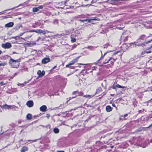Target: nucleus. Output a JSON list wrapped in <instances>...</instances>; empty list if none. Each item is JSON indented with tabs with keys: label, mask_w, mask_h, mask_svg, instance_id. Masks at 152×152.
<instances>
[{
	"label": "nucleus",
	"mask_w": 152,
	"mask_h": 152,
	"mask_svg": "<svg viewBox=\"0 0 152 152\" xmlns=\"http://www.w3.org/2000/svg\"><path fill=\"white\" fill-rule=\"evenodd\" d=\"M10 61V63L14 66V67L17 68L18 66L19 63L18 60H15L12 58H11Z\"/></svg>",
	"instance_id": "f257e3e1"
},
{
	"label": "nucleus",
	"mask_w": 152,
	"mask_h": 152,
	"mask_svg": "<svg viewBox=\"0 0 152 152\" xmlns=\"http://www.w3.org/2000/svg\"><path fill=\"white\" fill-rule=\"evenodd\" d=\"M1 46L2 47L5 49H8L10 48L12 46L11 43L9 42H7L4 44H2Z\"/></svg>",
	"instance_id": "f03ea898"
},
{
	"label": "nucleus",
	"mask_w": 152,
	"mask_h": 152,
	"mask_svg": "<svg viewBox=\"0 0 152 152\" xmlns=\"http://www.w3.org/2000/svg\"><path fill=\"white\" fill-rule=\"evenodd\" d=\"M115 60L114 59V58H111V57H110L109 59L108 60H106L105 61L103 62V64H105L107 63H108V61H110L111 64H113L114 63V62L115 61Z\"/></svg>",
	"instance_id": "7ed1b4c3"
},
{
	"label": "nucleus",
	"mask_w": 152,
	"mask_h": 152,
	"mask_svg": "<svg viewBox=\"0 0 152 152\" xmlns=\"http://www.w3.org/2000/svg\"><path fill=\"white\" fill-rule=\"evenodd\" d=\"M43 8V6L42 5H41L37 7L33 8L32 9V11L34 12H36L38 11L39 9H42Z\"/></svg>",
	"instance_id": "20e7f679"
},
{
	"label": "nucleus",
	"mask_w": 152,
	"mask_h": 152,
	"mask_svg": "<svg viewBox=\"0 0 152 152\" xmlns=\"http://www.w3.org/2000/svg\"><path fill=\"white\" fill-rule=\"evenodd\" d=\"M50 60L49 58H45L42 59V63L43 64H46L50 62Z\"/></svg>",
	"instance_id": "39448f33"
},
{
	"label": "nucleus",
	"mask_w": 152,
	"mask_h": 152,
	"mask_svg": "<svg viewBox=\"0 0 152 152\" xmlns=\"http://www.w3.org/2000/svg\"><path fill=\"white\" fill-rule=\"evenodd\" d=\"M27 105L29 107H32L34 105V102L30 100L26 103Z\"/></svg>",
	"instance_id": "423d86ee"
},
{
	"label": "nucleus",
	"mask_w": 152,
	"mask_h": 152,
	"mask_svg": "<svg viewBox=\"0 0 152 152\" xmlns=\"http://www.w3.org/2000/svg\"><path fill=\"white\" fill-rule=\"evenodd\" d=\"M37 74L39 75V77H42L45 75V72L42 71L41 72L40 70H38L37 72Z\"/></svg>",
	"instance_id": "0eeeda50"
},
{
	"label": "nucleus",
	"mask_w": 152,
	"mask_h": 152,
	"mask_svg": "<svg viewBox=\"0 0 152 152\" xmlns=\"http://www.w3.org/2000/svg\"><path fill=\"white\" fill-rule=\"evenodd\" d=\"M47 107L45 105H43L40 107L39 108L40 110L41 111L45 112L46 111Z\"/></svg>",
	"instance_id": "6e6552de"
},
{
	"label": "nucleus",
	"mask_w": 152,
	"mask_h": 152,
	"mask_svg": "<svg viewBox=\"0 0 152 152\" xmlns=\"http://www.w3.org/2000/svg\"><path fill=\"white\" fill-rule=\"evenodd\" d=\"M125 88L126 87L124 86H121L118 84H117L115 86L114 85L113 86V88L115 89H116V88Z\"/></svg>",
	"instance_id": "1a4fd4ad"
},
{
	"label": "nucleus",
	"mask_w": 152,
	"mask_h": 152,
	"mask_svg": "<svg viewBox=\"0 0 152 152\" xmlns=\"http://www.w3.org/2000/svg\"><path fill=\"white\" fill-rule=\"evenodd\" d=\"M14 25V23L13 22H10L9 23L7 24H5V27H12Z\"/></svg>",
	"instance_id": "9d476101"
},
{
	"label": "nucleus",
	"mask_w": 152,
	"mask_h": 152,
	"mask_svg": "<svg viewBox=\"0 0 152 152\" xmlns=\"http://www.w3.org/2000/svg\"><path fill=\"white\" fill-rule=\"evenodd\" d=\"M76 62V59H74L73 60H72V61H71L69 64H67L66 66V67H68L69 66L72 65L73 64H74L75 62Z\"/></svg>",
	"instance_id": "9b49d317"
},
{
	"label": "nucleus",
	"mask_w": 152,
	"mask_h": 152,
	"mask_svg": "<svg viewBox=\"0 0 152 152\" xmlns=\"http://www.w3.org/2000/svg\"><path fill=\"white\" fill-rule=\"evenodd\" d=\"M81 31L80 30H76L75 31V33L73 34L75 37L79 36L80 35Z\"/></svg>",
	"instance_id": "f8f14e48"
},
{
	"label": "nucleus",
	"mask_w": 152,
	"mask_h": 152,
	"mask_svg": "<svg viewBox=\"0 0 152 152\" xmlns=\"http://www.w3.org/2000/svg\"><path fill=\"white\" fill-rule=\"evenodd\" d=\"M41 30L40 29H37V30H33L31 31H29V32H35L36 33H37L40 34L41 31Z\"/></svg>",
	"instance_id": "ddd939ff"
},
{
	"label": "nucleus",
	"mask_w": 152,
	"mask_h": 152,
	"mask_svg": "<svg viewBox=\"0 0 152 152\" xmlns=\"http://www.w3.org/2000/svg\"><path fill=\"white\" fill-rule=\"evenodd\" d=\"M28 148L27 147L24 146L22 148L21 150V152H25L28 151Z\"/></svg>",
	"instance_id": "4468645a"
},
{
	"label": "nucleus",
	"mask_w": 152,
	"mask_h": 152,
	"mask_svg": "<svg viewBox=\"0 0 152 152\" xmlns=\"http://www.w3.org/2000/svg\"><path fill=\"white\" fill-rule=\"evenodd\" d=\"M106 109L107 112H110L112 110V108L110 106H107Z\"/></svg>",
	"instance_id": "2eb2a0df"
},
{
	"label": "nucleus",
	"mask_w": 152,
	"mask_h": 152,
	"mask_svg": "<svg viewBox=\"0 0 152 152\" xmlns=\"http://www.w3.org/2000/svg\"><path fill=\"white\" fill-rule=\"evenodd\" d=\"M80 20L81 22H90L92 21V20Z\"/></svg>",
	"instance_id": "dca6fc26"
},
{
	"label": "nucleus",
	"mask_w": 152,
	"mask_h": 152,
	"mask_svg": "<svg viewBox=\"0 0 152 152\" xmlns=\"http://www.w3.org/2000/svg\"><path fill=\"white\" fill-rule=\"evenodd\" d=\"M74 34H73L71 36V41L72 42H74L76 41V39L74 38Z\"/></svg>",
	"instance_id": "f3484780"
},
{
	"label": "nucleus",
	"mask_w": 152,
	"mask_h": 152,
	"mask_svg": "<svg viewBox=\"0 0 152 152\" xmlns=\"http://www.w3.org/2000/svg\"><path fill=\"white\" fill-rule=\"evenodd\" d=\"M86 15H81L77 16V18H87Z\"/></svg>",
	"instance_id": "a211bd4d"
},
{
	"label": "nucleus",
	"mask_w": 152,
	"mask_h": 152,
	"mask_svg": "<svg viewBox=\"0 0 152 152\" xmlns=\"http://www.w3.org/2000/svg\"><path fill=\"white\" fill-rule=\"evenodd\" d=\"M26 118L28 120H31L32 119V115L30 114H28L26 116Z\"/></svg>",
	"instance_id": "6ab92c4d"
},
{
	"label": "nucleus",
	"mask_w": 152,
	"mask_h": 152,
	"mask_svg": "<svg viewBox=\"0 0 152 152\" xmlns=\"http://www.w3.org/2000/svg\"><path fill=\"white\" fill-rule=\"evenodd\" d=\"M3 108L5 109H10V105L5 104L3 106Z\"/></svg>",
	"instance_id": "aec40b11"
},
{
	"label": "nucleus",
	"mask_w": 152,
	"mask_h": 152,
	"mask_svg": "<svg viewBox=\"0 0 152 152\" xmlns=\"http://www.w3.org/2000/svg\"><path fill=\"white\" fill-rule=\"evenodd\" d=\"M53 131L55 133H58L59 132V129L57 128H55L53 129Z\"/></svg>",
	"instance_id": "412c9836"
},
{
	"label": "nucleus",
	"mask_w": 152,
	"mask_h": 152,
	"mask_svg": "<svg viewBox=\"0 0 152 152\" xmlns=\"http://www.w3.org/2000/svg\"><path fill=\"white\" fill-rule=\"evenodd\" d=\"M94 96V95H87L84 96H83L84 97H86V98H90L93 97Z\"/></svg>",
	"instance_id": "4be33fe9"
},
{
	"label": "nucleus",
	"mask_w": 152,
	"mask_h": 152,
	"mask_svg": "<svg viewBox=\"0 0 152 152\" xmlns=\"http://www.w3.org/2000/svg\"><path fill=\"white\" fill-rule=\"evenodd\" d=\"M145 37H145V35H142L141 36L140 38L141 39L144 40L145 39Z\"/></svg>",
	"instance_id": "5701e85b"
},
{
	"label": "nucleus",
	"mask_w": 152,
	"mask_h": 152,
	"mask_svg": "<svg viewBox=\"0 0 152 152\" xmlns=\"http://www.w3.org/2000/svg\"><path fill=\"white\" fill-rule=\"evenodd\" d=\"M137 23V22H136V21H133V22H132V21H129V22H128V23L129 24H132V23H134V24H135V23Z\"/></svg>",
	"instance_id": "b1692460"
},
{
	"label": "nucleus",
	"mask_w": 152,
	"mask_h": 152,
	"mask_svg": "<svg viewBox=\"0 0 152 152\" xmlns=\"http://www.w3.org/2000/svg\"><path fill=\"white\" fill-rule=\"evenodd\" d=\"M45 127H46L47 128H49L50 129V125L49 124H48L47 125V126H45Z\"/></svg>",
	"instance_id": "393cba45"
},
{
	"label": "nucleus",
	"mask_w": 152,
	"mask_h": 152,
	"mask_svg": "<svg viewBox=\"0 0 152 152\" xmlns=\"http://www.w3.org/2000/svg\"><path fill=\"white\" fill-rule=\"evenodd\" d=\"M6 83H4L3 82H1L0 83V85L1 86H3L5 85H6Z\"/></svg>",
	"instance_id": "a878e982"
},
{
	"label": "nucleus",
	"mask_w": 152,
	"mask_h": 152,
	"mask_svg": "<svg viewBox=\"0 0 152 152\" xmlns=\"http://www.w3.org/2000/svg\"><path fill=\"white\" fill-rule=\"evenodd\" d=\"M41 34L42 33L44 34H45L46 33V32L45 31L41 30Z\"/></svg>",
	"instance_id": "bb28decb"
},
{
	"label": "nucleus",
	"mask_w": 152,
	"mask_h": 152,
	"mask_svg": "<svg viewBox=\"0 0 152 152\" xmlns=\"http://www.w3.org/2000/svg\"><path fill=\"white\" fill-rule=\"evenodd\" d=\"M6 64L5 63H2L0 64V66H4L6 65Z\"/></svg>",
	"instance_id": "cd10ccee"
},
{
	"label": "nucleus",
	"mask_w": 152,
	"mask_h": 152,
	"mask_svg": "<svg viewBox=\"0 0 152 152\" xmlns=\"http://www.w3.org/2000/svg\"><path fill=\"white\" fill-rule=\"evenodd\" d=\"M15 107L14 105H10V109H13Z\"/></svg>",
	"instance_id": "c85d7f7f"
},
{
	"label": "nucleus",
	"mask_w": 152,
	"mask_h": 152,
	"mask_svg": "<svg viewBox=\"0 0 152 152\" xmlns=\"http://www.w3.org/2000/svg\"><path fill=\"white\" fill-rule=\"evenodd\" d=\"M107 53H105L104 55L102 56V57L101 58V59H103L104 56H105L106 54H107Z\"/></svg>",
	"instance_id": "c756f323"
},
{
	"label": "nucleus",
	"mask_w": 152,
	"mask_h": 152,
	"mask_svg": "<svg viewBox=\"0 0 152 152\" xmlns=\"http://www.w3.org/2000/svg\"><path fill=\"white\" fill-rule=\"evenodd\" d=\"M54 24H58V21L57 20H54Z\"/></svg>",
	"instance_id": "7c9ffc66"
},
{
	"label": "nucleus",
	"mask_w": 152,
	"mask_h": 152,
	"mask_svg": "<svg viewBox=\"0 0 152 152\" xmlns=\"http://www.w3.org/2000/svg\"><path fill=\"white\" fill-rule=\"evenodd\" d=\"M78 91H74V92L73 93V94H78Z\"/></svg>",
	"instance_id": "2f4dec72"
},
{
	"label": "nucleus",
	"mask_w": 152,
	"mask_h": 152,
	"mask_svg": "<svg viewBox=\"0 0 152 152\" xmlns=\"http://www.w3.org/2000/svg\"><path fill=\"white\" fill-rule=\"evenodd\" d=\"M10 15H8L7 16H5V18H10Z\"/></svg>",
	"instance_id": "473e14b6"
},
{
	"label": "nucleus",
	"mask_w": 152,
	"mask_h": 152,
	"mask_svg": "<svg viewBox=\"0 0 152 152\" xmlns=\"http://www.w3.org/2000/svg\"><path fill=\"white\" fill-rule=\"evenodd\" d=\"M4 12V11H3L1 12H0V15L4 14L5 13Z\"/></svg>",
	"instance_id": "72a5a7b5"
},
{
	"label": "nucleus",
	"mask_w": 152,
	"mask_h": 152,
	"mask_svg": "<svg viewBox=\"0 0 152 152\" xmlns=\"http://www.w3.org/2000/svg\"><path fill=\"white\" fill-rule=\"evenodd\" d=\"M19 6H17V7H14V8H12V9H9V10H11V9H15V8H17V7H18Z\"/></svg>",
	"instance_id": "f704fd0d"
},
{
	"label": "nucleus",
	"mask_w": 152,
	"mask_h": 152,
	"mask_svg": "<svg viewBox=\"0 0 152 152\" xmlns=\"http://www.w3.org/2000/svg\"><path fill=\"white\" fill-rule=\"evenodd\" d=\"M151 51H146L145 52V53H151Z\"/></svg>",
	"instance_id": "c9c22d12"
},
{
	"label": "nucleus",
	"mask_w": 152,
	"mask_h": 152,
	"mask_svg": "<svg viewBox=\"0 0 152 152\" xmlns=\"http://www.w3.org/2000/svg\"><path fill=\"white\" fill-rule=\"evenodd\" d=\"M39 126H41L42 127H45V126H43L42 125H39Z\"/></svg>",
	"instance_id": "e433bc0d"
},
{
	"label": "nucleus",
	"mask_w": 152,
	"mask_h": 152,
	"mask_svg": "<svg viewBox=\"0 0 152 152\" xmlns=\"http://www.w3.org/2000/svg\"><path fill=\"white\" fill-rule=\"evenodd\" d=\"M50 117V115L49 114H47V116H46V117H48V118L49 117Z\"/></svg>",
	"instance_id": "4c0bfd02"
},
{
	"label": "nucleus",
	"mask_w": 152,
	"mask_h": 152,
	"mask_svg": "<svg viewBox=\"0 0 152 152\" xmlns=\"http://www.w3.org/2000/svg\"><path fill=\"white\" fill-rule=\"evenodd\" d=\"M56 66H54L53 68V69H55L56 68Z\"/></svg>",
	"instance_id": "58836bf2"
},
{
	"label": "nucleus",
	"mask_w": 152,
	"mask_h": 152,
	"mask_svg": "<svg viewBox=\"0 0 152 152\" xmlns=\"http://www.w3.org/2000/svg\"><path fill=\"white\" fill-rule=\"evenodd\" d=\"M57 152H64V151H58Z\"/></svg>",
	"instance_id": "ea45409f"
},
{
	"label": "nucleus",
	"mask_w": 152,
	"mask_h": 152,
	"mask_svg": "<svg viewBox=\"0 0 152 152\" xmlns=\"http://www.w3.org/2000/svg\"><path fill=\"white\" fill-rule=\"evenodd\" d=\"M128 115L126 114H125L124 115V117H126Z\"/></svg>",
	"instance_id": "a19ab883"
},
{
	"label": "nucleus",
	"mask_w": 152,
	"mask_h": 152,
	"mask_svg": "<svg viewBox=\"0 0 152 152\" xmlns=\"http://www.w3.org/2000/svg\"><path fill=\"white\" fill-rule=\"evenodd\" d=\"M41 39V38L40 37H39L37 40V41H38L40 39Z\"/></svg>",
	"instance_id": "79ce46f5"
},
{
	"label": "nucleus",
	"mask_w": 152,
	"mask_h": 152,
	"mask_svg": "<svg viewBox=\"0 0 152 152\" xmlns=\"http://www.w3.org/2000/svg\"><path fill=\"white\" fill-rule=\"evenodd\" d=\"M2 53V51L0 50V55Z\"/></svg>",
	"instance_id": "37998d69"
},
{
	"label": "nucleus",
	"mask_w": 152,
	"mask_h": 152,
	"mask_svg": "<svg viewBox=\"0 0 152 152\" xmlns=\"http://www.w3.org/2000/svg\"><path fill=\"white\" fill-rule=\"evenodd\" d=\"M15 53H16L15 52H13V54H15Z\"/></svg>",
	"instance_id": "c03bdc74"
},
{
	"label": "nucleus",
	"mask_w": 152,
	"mask_h": 152,
	"mask_svg": "<svg viewBox=\"0 0 152 152\" xmlns=\"http://www.w3.org/2000/svg\"><path fill=\"white\" fill-rule=\"evenodd\" d=\"M150 42H151L150 41H148V42H147V43H150Z\"/></svg>",
	"instance_id": "a18cd8bd"
},
{
	"label": "nucleus",
	"mask_w": 152,
	"mask_h": 152,
	"mask_svg": "<svg viewBox=\"0 0 152 152\" xmlns=\"http://www.w3.org/2000/svg\"><path fill=\"white\" fill-rule=\"evenodd\" d=\"M68 1H66V2H65V4H66V3L67 2H68Z\"/></svg>",
	"instance_id": "49530a36"
},
{
	"label": "nucleus",
	"mask_w": 152,
	"mask_h": 152,
	"mask_svg": "<svg viewBox=\"0 0 152 152\" xmlns=\"http://www.w3.org/2000/svg\"><path fill=\"white\" fill-rule=\"evenodd\" d=\"M152 126V124L149 126V127H151Z\"/></svg>",
	"instance_id": "de8ad7c7"
},
{
	"label": "nucleus",
	"mask_w": 152,
	"mask_h": 152,
	"mask_svg": "<svg viewBox=\"0 0 152 152\" xmlns=\"http://www.w3.org/2000/svg\"><path fill=\"white\" fill-rule=\"evenodd\" d=\"M29 82V81H28V82H26H26H25V84H26V83H28Z\"/></svg>",
	"instance_id": "09e8293b"
},
{
	"label": "nucleus",
	"mask_w": 152,
	"mask_h": 152,
	"mask_svg": "<svg viewBox=\"0 0 152 152\" xmlns=\"http://www.w3.org/2000/svg\"><path fill=\"white\" fill-rule=\"evenodd\" d=\"M80 93H81V95H82L83 93L82 92H81Z\"/></svg>",
	"instance_id": "8fccbe9b"
},
{
	"label": "nucleus",
	"mask_w": 152,
	"mask_h": 152,
	"mask_svg": "<svg viewBox=\"0 0 152 152\" xmlns=\"http://www.w3.org/2000/svg\"><path fill=\"white\" fill-rule=\"evenodd\" d=\"M85 1H88V0H84Z\"/></svg>",
	"instance_id": "3c124183"
},
{
	"label": "nucleus",
	"mask_w": 152,
	"mask_h": 152,
	"mask_svg": "<svg viewBox=\"0 0 152 152\" xmlns=\"http://www.w3.org/2000/svg\"><path fill=\"white\" fill-rule=\"evenodd\" d=\"M68 102V101H67L66 102V103H67Z\"/></svg>",
	"instance_id": "603ef678"
},
{
	"label": "nucleus",
	"mask_w": 152,
	"mask_h": 152,
	"mask_svg": "<svg viewBox=\"0 0 152 152\" xmlns=\"http://www.w3.org/2000/svg\"><path fill=\"white\" fill-rule=\"evenodd\" d=\"M18 19H20V18H18Z\"/></svg>",
	"instance_id": "864d4df0"
},
{
	"label": "nucleus",
	"mask_w": 152,
	"mask_h": 152,
	"mask_svg": "<svg viewBox=\"0 0 152 152\" xmlns=\"http://www.w3.org/2000/svg\"><path fill=\"white\" fill-rule=\"evenodd\" d=\"M107 56H109V54H107Z\"/></svg>",
	"instance_id": "5fc2aeb1"
},
{
	"label": "nucleus",
	"mask_w": 152,
	"mask_h": 152,
	"mask_svg": "<svg viewBox=\"0 0 152 152\" xmlns=\"http://www.w3.org/2000/svg\"><path fill=\"white\" fill-rule=\"evenodd\" d=\"M81 64V65H83V64Z\"/></svg>",
	"instance_id": "6e6d98bb"
},
{
	"label": "nucleus",
	"mask_w": 152,
	"mask_h": 152,
	"mask_svg": "<svg viewBox=\"0 0 152 152\" xmlns=\"http://www.w3.org/2000/svg\"><path fill=\"white\" fill-rule=\"evenodd\" d=\"M74 30V29H73V31Z\"/></svg>",
	"instance_id": "4d7b16f0"
},
{
	"label": "nucleus",
	"mask_w": 152,
	"mask_h": 152,
	"mask_svg": "<svg viewBox=\"0 0 152 152\" xmlns=\"http://www.w3.org/2000/svg\"><path fill=\"white\" fill-rule=\"evenodd\" d=\"M113 105V106H114V105Z\"/></svg>",
	"instance_id": "13d9d810"
},
{
	"label": "nucleus",
	"mask_w": 152,
	"mask_h": 152,
	"mask_svg": "<svg viewBox=\"0 0 152 152\" xmlns=\"http://www.w3.org/2000/svg\"><path fill=\"white\" fill-rule=\"evenodd\" d=\"M152 100V99H151V100Z\"/></svg>",
	"instance_id": "bf43d9fd"
},
{
	"label": "nucleus",
	"mask_w": 152,
	"mask_h": 152,
	"mask_svg": "<svg viewBox=\"0 0 152 152\" xmlns=\"http://www.w3.org/2000/svg\"><path fill=\"white\" fill-rule=\"evenodd\" d=\"M151 41H152V40Z\"/></svg>",
	"instance_id": "052dcab7"
}]
</instances>
